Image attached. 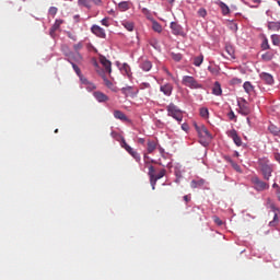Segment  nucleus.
Instances as JSON below:
<instances>
[{"instance_id": "864d4df0", "label": "nucleus", "mask_w": 280, "mask_h": 280, "mask_svg": "<svg viewBox=\"0 0 280 280\" xmlns=\"http://www.w3.org/2000/svg\"><path fill=\"white\" fill-rule=\"evenodd\" d=\"M129 145L128 142H126V139H121V148L126 150V147Z\"/></svg>"}, {"instance_id": "13d9d810", "label": "nucleus", "mask_w": 280, "mask_h": 280, "mask_svg": "<svg viewBox=\"0 0 280 280\" xmlns=\"http://www.w3.org/2000/svg\"><path fill=\"white\" fill-rule=\"evenodd\" d=\"M79 78H80V80L83 82V84H86L88 80L84 79V77H82V74H81V77H79Z\"/></svg>"}, {"instance_id": "f03ea898", "label": "nucleus", "mask_w": 280, "mask_h": 280, "mask_svg": "<svg viewBox=\"0 0 280 280\" xmlns=\"http://www.w3.org/2000/svg\"><path fill=\"white\" fill-rule=\"evenodd\" d=\"M196 131L199 135V142L201 143V145H209V141H211V139H213V136H211V132H209V129H207V127L205 126H195Z\"/></svg>"}, {"instance_id": "338daca9", "label": "nucleus", "mask_w": 280, "mask_h": 280, "mask_svg": "<svg viewBox=\"0 0 280 280\" xmlns=\"http://www.w3.org/2000/svg\"><path fill=\"white\" fill-rule=\"evenodd\" d=\"M277 218H278V215H277V213H275L273 220H277Z\"/></svg>"}, {"instance_id": "5701e85b", "label": "nucleus", "mask_w": 280, "mask_h": 280, "mask_svg": "<svg viewBox=\"0 0 280 280\" xmlns=\"http://www.w3.org/2000/svg\"><path fill=\"white\" fill-rule=\"evenodd\" d=\"M268 130L273 137H279L280 136V128L277 127L276 125L270 124L268 127Z\"/></svg>"}, {"instance_id": "e2e57ef3", "label": "nucleus", "mask_w": 280, "mask_h": 280, "mask_svg": "<svg viewBox=\"0 0 280 280\" xmlns=\"http://www.w3.org/2000/svg\"><path fill=\"white\" fill-rule=\"evenodd\" d=\"M272 187H273L275 189H279V185H278L277 183H275V184L272 185Z\"/></svg>"}, {"instance_id": "2f4dec72", "label": "nucleus", "mask_w": 280, "mask_h": 280, "mask_svg": "<svg viewBox=\"0 0 280 280\" xmlns=\"http://www.w3.org/2000/svg\"><path fill=\"white\" fill-rule=\"evenodd\" d=\"M61 25L62 20H56L52 27L50 28V34H54V32H56V30H59Z\"/></svg>"}, {"instance_id": "20e7f679", "label": "nucleus", "mask_w": 280, "mask_h": 280, "mask_svg": "<svg viewBox=\"0 0 280 280\" xmlns=\"http://www.w3.org/2000/svg\"><path fill=\"white\" fill-rule=\"evenodd\" d=\"M166 112L168 117H173V119H176L178 124L183 121V110L178 108L174 103H170L166 106Z\"/></svg>"}, {"instance_id": "39448f33", "label": "nucleus", "mask_w": 280, "mask_h": 280, "mask_svg": "<svg viewBox=\"0 0 280 280\" xmlns=\"http://www.w3.org/2000/svg\"><path fill=\"white\" fill-rule=\"evenodd\" d=\"M61 51L66 56L68 62H80L82 60V55L80 52H73L67 45L61 46Z\"/></svg>"}, {"instance_id": "de8ad7c7", "label": "nucleus", "mask_w": 280, "mask_h": 280, "mask_svg": "<svg viewBox=\"0 0 280 280\" xmlns=\"http://www.w3.org/2000/svg\"><path fill=\"white\" fill-rule=\"evenodd\" d=\"M102 25H104L105 27H109L110 26V23L108 22V18H104L102 21H101Z\"/></svg>"}, {"instance_id": "2eb2a0df", "label": "nucleus", "mask_w": 280, "mask_h": 280, "mask_svg": "<svg viewBox=\"0 0 280 280\" xmlns=\"http://www.w3.org/2000/svg\"><path fill=\"white\" fill-rule=\"evenodd\" d=\"M260 79L262 82H266V84H275V78L268 72L260 73Z\"/></svg>"}, {"instance_id": "423d86ee", "label": "nucleus", "mask_w": 280, "mask_h": 280, "mask_svg": "<svg viewBox=\"0 0 280 280\" xmlns=\"http://www.w3.org/2000/svg\"><path fill=\"white\" fill-rule=\"evenodd\" d=\"M250 183L256 191H266L267 189H270V184L264 182L257 175L252 176Z\"/></svg>"}, {"instance_id": "0eeeda50", "label": "nucleus", "mask_w": 280, "mask_h": 280, "mask_svg": "<svg viewBox=\"0 0 280 280\" xmlns=\"http://www.w3.org/2000/svg\"><path fill=\"white\" fill-rule=\"evenodd\" d=\"M182 84L184 86H187L188 89H202V84L199 83L198 80H196V78L191 75H184L182 79Z\"/></svg>"}, {"instance_id": "bb28decb", "label": "nucleus", "mask_w": 280, "mask_h": 280, "mask_svg": "<svg viewBox=\"0 0 280 280\" xmlns=\"http://www.w3.org/2000/svg\"><path fill=\"white\" fill-rule=\"evenodd\" d=\"M121 25H124V27L128 31V32H133L135 30V22H130V21H122Z\"/></svg>"}, {"instance_id": "412c9836", "label": "nucleus", "mask_w": 280, "mask_h": 280, "mask_svg": "<svg viewBox=\"0 0 280 280\" xmlns=\"http://www.w3.org/2000/svg\"><path fill=\"white\" fill-rule=\"evenodd\" d=\"M224 160L226 161V163H230L235 172H242V167H240V165L235 163L230 156H225Z\"/></svg>"}, {"instance_id": "c03bdc74", "label": "nucleus", "mask_w": 280, "mask_h": 280, "mask_svg": "<svg viewBox=\"0 0 280 280\" xmlns=\"http://www.w3.org/2000/svg\"><path fill=\"white\" fill-rule=\"evenodd\" d=\"M49 14H50L51 16H56V14H58V8H56V7H50V8H49Z\"/></svg>"}, {"instance_id": "aec40b11", "label": "nucleus", "mask_w": 280, "mask_h": 280, "mask_svg": "<svg viewBox=\"0 0 280 280\" xmlns=\"http://www.w3.org/2000/svg\"><path fill=\"white\" fill-rule=\"evenodd\" d=\"M243 89H244L245 93H248V95H250V93L255 92V86L253 85V83H250V81H246L243 84Z\"/></svg>"}, {"instance_id": "f257e3e1", "label": "nucleus", "mask_w": 280, "mask_h": 280, "mask_svg": "<svg viewBox=\"0 0 280 280\" xmlns=\"http://www.w3.org/2000/svg\"><path fill=\"white\" fill-rule=\"evenodd\" d=\"M258 165L260 168V172L262 174L264 180H270V177L272 176V164H270V160L269 159H260L258 160Z\"/></svg>"}, {"instance_id": "473e14b6", "label": "nucleus", "mask_w": 280, "mask_h": 280, "mask_svg": "<svg viewBox=\"0 0 280 280\" xmlns=\"http://www.w3.org/2000/svg\"><path fill=\"white\" fill-rule=\"evenodd\" d=\"M271 43L276 47H279V45H280V35L279 34L271 35Z\"/></svg>"}, {"instance_id": "cd10ccee", "label": "nucleus", "mask_w": 280, "mask_h": 280, "mask_svg": "<svg viewBox=\"0 0 280 280\" xmlns=\"http://www.w3.org/2000/svg\"><path fill=\"white\" fill-rule=\"evenodd\" d=\"M140 68L142 69V71H150V69H152V62L149 60H144L140 63Z\"/></svg>"}, {"instance_id": "37998d69", "label": "nucleus", "mask_w": 280, "mask_h": 280, "mask_svg": "<svg viewBox=\"0 0 280 280\" xmlns=\"http://www.w3.org/2000/svg\"><path fill=\"white\" fill-rule=\"evenodd\" d=\"M261 49L266 50V49H270V44H268V39L265 38L262 44H261Z\"/></svg>"}, {"instance_id": "ea45409f", "label": "nucleus", "mask_w": 280, "mask_h": 280, "mask_svg": "<svg viewBox=\"0 0 280 280\" xmlns=\"http://www.w3.org/2000/svg\"><path fill=\"white\" fill-rule=\"evenodd\" d=\"M82 47H84V45L82 44V42H79L78 44L73 45V49H74V54H80V49H82Z\"/></svg>"}, {"instance_id": "c9c22d12", "label": "nucleus", "mask_w": 280, "mask_h": 280, "mask_svg": "<svg viewBox=\"0 0 280 280\" xmlns=\"http://www.w3.org/2000/svg\"><path fill=\"white\" fill-rule=\"evenodd\" d=\"M120 91H121L122 95H126V97H128L129 95H133L132 86L122 88Z\"/></svg>"}, {"instance_id": "8fccbe9b", "label": "nucleus", "mask_w": 280, "mask_h": 280, "mask_svg": "<svg viewBox=\"0 0 280 280\" xmlns=\"http://www.w3.org/2000/svg\"><path fill=\"white\" fill-rule=\"evenodd\" d=\"M229 119H231L233 121V119H235V113L232 110L228 114Z\"/></svg>"}, {"instance_id": "b1692460", "label": "nucleus", "mask_w": 280, "mask_h": 280, "mask_svg": "<svg viewBox=\"0 0 280 280\" xmlns=\"http://www.w3.org/2000/svg\"><path fill=\"white\" fill-rule=\"evenodd\" d=\"M212 94L213 95H222V85H220V82H214V85L212 88Z\"/></svg>"}, {"instance_id": "e433bc0d", "label": "nucleus", "mask_w": 280, "mask_h": 280, "mask_svg": "<svg viewBox=\"0 0 280 280\" xmlns=\"http://www.w3.org/2000/svg\"><path fill=\"white\" fill-rule=\"evenodd\" d=\"M152 30H153L154 32H158V34H161V32H163V26H161V25L159 24V22H153V23H152Z\"/></svg>"}, {"instance_id": "4468645a", "label": "nucleus", "mask_w": 280, "mask_h": 280, "mask_svg": "<svg viewBox=\"0 0 280 280\" xmlns=\"http://www.w3.org/2000/svg\"><path fill=\"white\" fill-rule=\"evenodd\" d=\"M102 5V0H79V5L91 9L92 5Z\"/></svg>"}, {"instance_id": "f8f14e48", "label": "nucleus", "mask_w": 280, "mask_h": 280, "mask_svg": "<svg viewBox=\"0 0 280 280\" xmlns=\"http://www.w3.org/2000/svg\"><path fill=\"white\" fill-rule=\"evenodd\" d=\"M160 91L166 95V97H170L174 91V85H172V83H165L164 85L160 86Z\"/></svg>"}, {"instance_id": "49530a36", "label": "nucleus", "mask_w": 280, "mask_h": 280, "mask_svg": "<svg viewBox=\"0 0 280 280\" xmlns=\"http://www.w3.org/2000/svg\"><path fill=\"white\" fill-rule=\"evenodd\" d=\"M68 38H70L71 40H78V37L75 36V34L71 33V32H66Z\"/></svg>"}, {"instance_id": "4d7b16f0", "label": "nucleus", "mask_w": 280, "mask_h": 280, "mask_svg": "<svg viewBox=\"0 0 280 280\" xmlns=\"http://www.w3.org/2000/svg\"><path fill=\"white\" fill-rule=\"evenodd\" d=\"M94 67L96 68L97 73H102V72L98 71V69H100V63H97V61H94Z\"/></svg>"}, {"instance_id": "680f3d73", "label": "nucleus", "mask_w": 280, "mask_h": 280, "mask_svg": "<svg viewBox=\"0 0 280 280\" xmlns=\"http://www.w3.org/2000/svg\"><path fill=\"white\" fill-rule=\"evenodd\" d=\"M252 1L253 3H257V4L261 3V0H252Z\"/></svg>"}, {"instance_id": "5fc2aeb1", "label": "nucleus", "mask_w": 280, "mask_h": 280, "mask_svg": "<svg viewBox=\"0 0 280 280\" xmlns=\"http://www.w3.org/2000/svg\"><path fill=\"white\" fill-rule=\"evenodd\" d=\"M184 201L187 203V202H190L191 201V197H189V195H185L184 196Z\"/></svg>"}, {"instance_id": "f704fd0d", "label": "nucleus", "mask_w": 280, "mask_h": 280, "mask_svg": "<svg viewBox=\"0 0 280 280\" xmlns=\"http://www.w3.org/2000/svg\"><path fill=\"white\" fill-rule=\"evenodd\" d=\"M75 62H78V61H72V62H70V65H72V69L77 73V75L79 78H82V71L80 70V67H78V65H75Z\"/></svg>"}, {"instance_id": "a19ab883", "label": "nucleus", "mask_w": 280, "mask_h": 280, "mask_svg": "<svg viewBox=\"0 0 280 280\" xmlns=\"http://www.w3.org/2000/svg\"><path fill=\"white\" fill-rule=\"evenodd\" d=\"M208 71H210L212 75H218V73H220V71L215 67H208Z\"/></svg>"}, {"instance_id": "c756f323", "label": "nucleus", "mask_w": 280, "mask_h": 280, "mask_svg": "<svg viewBox=\"0 0 280 280\" xmlns=\"http://www.w3.org/2000/svg\"><path fill=\"white\" fill-rule=\"evenodd\" d=\"M202 62H205V56L199 55V56L194 58L192 65H195V67H200L202 65Z\"/></svg>"}, {"instance_id": "ddd939ff", "label": "nucleus", "mask_w": 280, "mask_h": 280, "mask_svg": "<svg viewBox=\"0 0 280 280\" xmlns=\"http://www.w3.org/2000/svg\"><path fill=\"white\" fill-rule=\"evenodd\" d=\"M225 51L228 56L222 54L223 58H228V60L232 58V60H235V48L233 47V45L226 44Z\"/></svg>"}, {"instance_id": "c85d7f7f", "label": "nucleus", "mask_w": 280, "mask_h": 280, "mask_svg": "<svg viewBox=\"0 0 280 280\" xmlns=\"http://www.w3.org/2000/svg\"><path fill=\"white\" fill-rule=\"evenodd\" d=\"M120 12H126L127 10H130V2L129 1H122L118 4Z\"/></svg>"}, {"instance_id": "72a5a7b5", "label": "nucleus", "mask_w": 280, "mask_h": 280, "mask_svg": "<svg viewBox=\"0 0 280 280\" xmlns=\"http://www.w3.org/2000/svg\"><path fill=\"white\" fill-rule=\"evenodd\" d=\"M261 58L266 61L269 62V60H272V58H275V54H272L271 51H267L265 54L261 55Z\"/></svg>"}, {"instance_id": "4c0bfd02", "label": "nucleus", "mask_w": 280, "mask_h": 280, "mask_svg": "<svg viewBox=\"0 0 280 280\" xmlns=\"http://www.w3.org/2000/svg\"><path fill=\"white\" fill-rule=\"evenodd\" d=\"M104 84L105 86H107V89H113V82H110V80H108V78H106V75H104V73H101Z\"/></svg>"}, {"instance_id": "a18cd8bd", "label": "nucleus", "mask_w": 280, "mask_h": 280, "mask_svg": "<svg viewBox=\"0 0 280 280\" xmlns=\"http://www.w3.org/2000/svg\"><path fill=\"white\" fill-rule=\"evenodd\" d=\"M198 15L205 19V16H207V10L205 8L199 9Z\"/></svg>"}, {"instance_id": "f3484780", "label": "nucleus", "mask_w": 280, "mask_h": 280, "mask_svg": "<svg viewBox=\"0 0 280 280\" xmlns=\"http://www.w3.org/2000/svg\"><path fill=\"white\" fill-rule=\"evenodd\" d=\"M238 113L245 117L246 115H250V107L248 106V103L245 102L244 104H240Z\"/></svg>"}, {"instance_id": "79ce46f5", "label": "nucleus", "mask_w": 280, "mask_h": 280, "mask_svg": "<svg viewBox=\"0 0 280 280\" xmlns=\"http://www.w3.org/2000/svg\"><path fill=\"white\" fill-rule=\"evenodd\" d=\"M122 71H125L126 75L130 77V66L124 63Z\"/></svg>"}, {"instance_id": "6e6552de", "label": "nucleus", "mask_w": 280, "mask_h": 280, "mask_svg": "<svg viewBox=\"0 0 280 280\" xmlns=\"http://www.w3.org/2000/svg\"><path fill=\"white\" fill-rule=\"evenodd\" d=\"M171 30L174 36H183L184 38L185 36H187V34H185V30L183 28V26H180V24L176 22L171 23Z\"/></svg>"}, {"instance_id": "4be33fe9", "label": "nucleus", "mask_w": 280, "mask_h": 280, "mask_svg": "<svg viewBox=\"0 0 280 280\" xmlns=\"http://www.w3.org/2000/svg\"><path fill=\"white\" fill-rule=\"evenodd\" d=\"M114 117H115V119H120V121H128V117L121 110H115Z\"/></svg>"}, {"instance_id": "7ed1b4c3", "label": "nucleus", "mask_w": 280, "mask_h": 280, "mask_svg": "<svg viewBox=\"0 0 280 280\" xmlns=\"http://www.w3.org/2000/svg\"><path fill=\"white\" fill-rule=\"evenodd\" d=\"M165 174H167V171L165 168L160 170V172L156 174V170H154V166L151 165L149 167V178H150L152 189L156 188V182L161 180V178H163Z\"/></svg>"}, {"instance_id": "052dcab7", "label": "nucleus", "mask_w": 280, "mask_h": 280, "mask_svg": "<svg viewBox=\"0 0 280 280\" xmlns=\"http://www.w3.org/2000/svg\"><path fill=\"white\" fill-rule=\"evenodd\" d=\"M138 142L141 143V144H143V143H145V139L140 138V139L138 140Z\"/></svg>"}, {"instance_id": "9b49d317", "label": "nucleus", "mask_w": 280, "mask_h": 280, "mask_svg": "<svg viewBox=\"0 0 280 280\" xmlns=\"http://www.w3.org/2000/svg\"><path fill=\"white\" fill-rule=\"evenodd\" d=\"M91 32H92V34H94L98 38H106V31H104V28H102L98 25H93L91 27Z\"/></svg>"}, {"instance_id": "dca6fc26", "label": "nucleus", "mask_w": 280, "mask_h": 280, "mask_svg": "<svg viewBox=\"0 0 280 280\" xmlns=\"http://www.w3.org/2000/svg\"><path fill=\"white\" fill-rule=\"evenodd\" d=\"M125 150H126V152H128V154H130V156H132V159H135L137 162L141 161V155H140L135 149H132V147L127 145Z\"/></svg>"}, {"instance_id": "69168bd1", "label": "nucleus", "mask_w": 280, "mask_h": 280, "mask_svg": "<svg viewBox=\"0 0 280 280\" xmlns=\"http://www.w3.org/2000/svg\"><path fill=\"white\" fill-rule=\"evenodd\" d=\"M234 155H235V156H240V152H237V151L234 152Z\"/></svg>"}, {"instance_id": "a211bd4d", "label": "nucleus", "mask_w": 280, "mask_h": 280, "mask_svg": "<svg viewBox=\"0 0 280 280\" xmlns=\"http://www.w3.org/2000/svg\"><path fill=\"white\" fill-rule=\"evenodd\" d=\"M159 144L156 143V141L154 140H148L147 142V151H148V154H152V152H154V150H156V147Z\"/></svg>"}, {"instance_id": "6e6d98bb", "label": "nucleus", "mask_w": 280, "mask_h": 280, "mask_svg": "<svg viewBox=\"0 0 280 280\" xmlns=\"http://www.w3.org/2000/svg\"><path fill=\"white\" fill-rule=\"evenodd\" d=\"M150 83H142L141 89H150Z\"/></svg>"}, {"instance_id": "774afa93", "label": "nucleus", "mask_w": 280, "mask_h": 280, "mask_svg": "<svg viewBox=\"0 0 280 280\" xmlns=\"http://www.w3.org/2000/svg\"><path fill=\"white\" fill-rule=\"evenodd\" d=\"M278 5L280 7V0H278Z\"/></svg>"}, {"instance_id": "393cba45", "label": "nucleus", "mask_w": 280, "mask_h": 280, "mask_svg": "<svg viewBox=\"0 0 280 280\" xmlns=\"http://www.w3.org/2000/svg\"><path fill=\"white\" fill-rule=\"evenodd\" d=\"M202 185H205V179H198V180L192 179L190 182L191 189H198V187H202Z\"/></svg>"}, {"instance_id": "7c9ffc66", "label": "nucleus", "mask_w": 280, "mask_h": 280, "mask_svg": "<svg viewBox=\"0 0 280 280\" xmlns=\"http://www.w3.org/2000/svg\"><path fill=\"white\" fill-rule=\"evenodd\" d=\"M219 8H221L222 14L224 16H226V14H229L231 12V9H229V5H226V3L222 2V1L219 2Z\"/></svg>"}, {"instance_id": "6ab92c4d", "label": "nucleus", "mask_w": 280, "mask_h": 280, "mask_svg": "<svg viewBox=\"0 0 280 280\" xmlns=\"http://www.w3.org/2000/svg\"><path fill=\"white\" fill-rule=\"evenodd\" d=\"M93 95L97 102H108V96L102 92H94Z\"/></svg>"}, {"instance_id": "09e8293b", "label": "nucleus", "mask_w": 280, "mask_h": 280, "mask_svg": "<svg viewBox=\"0 0 280 280\" xmlns=\"http://www.w3.org/2000/svg\"><path fill=\"white\" fill-rule=\"evenodd\" d=\"M173 59H174L176 62H180V60H183V56H180V54L173 55Z\"/></svg>"}, {"instance_id": "9d476101", "label": "nucleus", "mask_w": 280, "mask_h": 280, "mask_svg": "<svg viewBox=\"0 0 280 280\" xmlns=\"http://www.w3.org/2000/svg\"><path fill=\"white\" fill-rule=\"evenodd\" d=\"M100 62L101 65L104 67L106 73H113V63L110 62V60L106 59V57L101 56L100 57Z\"/></svg>"}, {"instance_id": "603ef678", "label": "nucleus", "mask_w": 280, "mask_h": 280, "mask_svg": "<svg viewBox=\"0 0 280 280\" xmlns=\"http://www.w3.org/2000/svg\"><path fill=\"white\" fill-rule=\"evenodd\" d=\"M233 84H242V79H238V78H234L232 80Z\"/></svg>"}, {"instance_id": "a878e982", "label": "nucleus", "mask_w": 280, "mask_h": 280, "mask_svg": "<svg viewBox=\"0 0 280 280\" xmlns=\"http://www.w3.org/2000/svg\"><path fill=\"white\" fill-rule=\"evenodd\" d=\"M268 30H270L271 32H279L280 22H269L268 23Z\"/></svg>"}, {"instance_id": "0e129e2a", "label": "nucleus", "mask_w": 280, "mask_h": 280, "mask_svg": "<svg viewBox=\"0 0 280 280\" xmlns=\"http://www.w3.org/2000/svg\"><path fill=\"white\" fill-rule=\"evenodd\" d=\"M167 3H174L175 0H166Z\"/></svg>"}, {"instance_id": "3c124183", "label": "nucleus", "mask_w": 280, "mask_h": 280, "mask_svg": "<svg viewBox=\"0 0 280 280\" xmlns=\"http://www.w3.org/2000/svg\"><path fill=\"white\" fill-rule=\"evenodd\" d=\"M214 222L218 224V226H222V220H220V218L214 217Z\"/></svg>"}, {"instance_id": "bf43d9fd", "label": "nucleus", "mask_w": 280, "mask_h": 280, "mask_svg": "<svg viewBox=\"0 0 280 280\" xmlns=\"http://www.w3.org/2000/svg\"><path fill=\"white\" fill-rule=\"evenodd\" d=\"M271 209H272V211H275V212L279 211V208L275 207V205H271Z\"/></svg>"}, {"instance_id": "58836bf2", "label": "nucleus", "mask_w": 280, "mask_h": 280, "mask_svg": "<svg viewBox=\"0 0 280 280\" xmlns=\"http://www.w3.org/2000/svg\"><path fill=\"white\" fill-rule=\"evenodd\" d=\"M200 116L207 119L209 117V109L207 107L200 108Z\"/></svg>"}, {"instance_id": "1a4fd4ad", "label": "nucleus", "mask_w": 280, "mask_h": 280, "mask_svg": "<svg viewBox=\"0 0 280 280\" xmlns=\"http://www.w3.org/2000/svg\"><path fill=\"white\" fill-rule=\"evenodd\" d=\"M228 137H230V139L234 141L237 148L242 147V138L237 135V131L235 129L228 131Z\"/></svg>"}]
</instances>
